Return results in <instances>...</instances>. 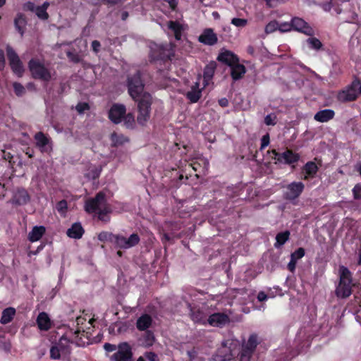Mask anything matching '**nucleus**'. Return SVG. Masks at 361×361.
Listing matches in <instances>:
<instances>
[{
  "label": "nucleus",
  "mask_w": 361,
  "mask_h": 361,
  "mask_svg": "<svg viewBox=\"0 0 361 361\" xmlns=\"http://www.w3.org/2000/svg\"><path fill=\"white\" fill-rule=\"evenodd\" d=\"M155 341L154 333L152 331L147 330L140 338L141 345L145 348L152 346Z\"/></svg>",
  "instance_id": "e433bc0d"
},
{
  "label": "nucleus",
  "mask_w": 361,
  "mask_h": 361,
  "mask_svg": "<svg viewBox=\"0 0 361 361\" xmlns=\"http://www.w3.org/2000/svg\"><path fill=\"white\" fill-rule=\"evenodd\" d=\"M6 52L11 68L18 76H22L24 72V68L19 56L13 48L9 46L6 48Z\"/></svg>",
  "instance_id": "2eb2a0df"
},
{
  "label": "nucleus",
  "mask_w": 361,
  "mask_h": 361,
  "mask_svg": "<svg viewBox=\"0 0 361 361\" xmlns=\"http://www.w3.org/2000/svg\"><path fill=\"white\" fill-rule=\"evenodd\" d=\"M201 96L202 90L200 89V84L198 82H196L191 87V90L188 92L186 94L187 99H188L192 103L197 102L200 99Z\"/></svg>",
  "instance_id": "72a5a7b5"
},
{
  "label": "nucleus",
  "mask_w": 361,
  "mask_h": 361,
  "mask_svg": "<svg viewBox=\"0 0 361 361\" xmlns=\"http://www.w3.org/2000/svg\"><path fill=\"white\" fill-rule=\"evenodd\" d=\"M302 173H304V176L302 179L304 180H307L309 179L313 178L315 177L319 168L315 162L310 161H307L302 167Z\"/></svg>",
  "instance_id": "393cba45"
},
{
  "label": "nucleus",
  "mask_w": 361,
  "mask_h": 361,
  "mask_svg": "<svg viewBox=\"0 0 361 361\" xmlns=\"http://www.w3.org/2000/svg\"><path fill=\"white\" fill-rule=\"evenodd\" d=\"M305 255V250L303 247H299L290 255V258L298 261L302 258Z\"/></svg>",
  "instance_id": "8fccbe9b"
},
{
  "label": "nucleus",
  "mask_w": 361,
  "mask_h": 361,
  "mask_svg": "<svg viewBox=\"0 0 361 361\" xmlns=\"http://www.w3.org/2000/svg\"><path fill=\"white\" fill-rule=\"evenodd\" d=\"M268 152L274 155L273 159L275 160V164H283L289 165L293 171L295 169V164L298 162L300 158L299 154L289 149H286L283 152H279L274 149Z\"/></svg>",
  "instance_id": "39448f33"
},
{
  "label": "nucleus",
  "mask_w": 361,
  "mask_h": 361,
  "mask_svg": "<svg viewBox=\"0 0 361 361\" xmlns=\"http://www.w3.org/2000/svg\"><path fill=\"white\" fill-rule=\"evenodd\" d=\"M329 4L343 21L353 23L357 19L355 7L349 0H329Z\"/></svg>",
  "instance_id": "f03ea898"
},
{
  "label": "nucleus",
  "mask_w": 361,
  "mask_h": 361,
  "mask_svg": "<svg viewBox=\"0 0 361 361\" xmlns=\"http://www.w3.org/2000/svg\"><path fill=\"white\" fill-rule=\"evenodd\" d=\"M165 2L168 3L170 8L172 11H175L177 8L178 0H164Z\"/></svg>",
  "instance_id": "e2e57ef3"
},
{
  "label": "nucleus",
  "mask_w": 361,
  "mask_h": 361,
  "mask_svg": "<svg viewBox=\"0 0 361 361\" xmlns=\"http://www.w3.org/2000/svg\"><path fill=\"white\" fill-rule=\"evenodd\" d=\"M189 167H191L195 172L204 173L208 169L209 161L204 157H197L189 164Z\"/></svg>",
  "instance_id": "b1692460"
},
{
  "label": "nucleus",
  "mask_w": 361,
  "mask_h": 361,
  "mask_svg": "<svg viewBox=\"0 0 361 361\" xmlns=\"http://www.w3.org/2000/svg\"><path fill=\"white\" fill-rule=\"evenodd\" d=\"M168 27L173 32L176 40H180L181 39L183 28L179 22L170 20L168 23Z\"/></svg>",
  "instance_id": "c9c22d12"
},
{
  "label": "nucleus",
  "mask_w": 361,
  "mask_h": 361,
  "mask_svg": "<svg viewBox=\"0 0 361 361\" xmlns=\"http://www.w3.org/2000/svg\"><path fill=\"white\" fill-rule=\"evenodd\" d=\"M27 24V21L25 14L18 13L14 18V26L21 37H23L25 33Z\"/></svg>",
  "instance_id": "bb28decb"
},
{
  "label": "nucleus",
  "mask_w": 361,
  "mask_h": 361,
  "mask_svg": "<svg viewBox=\"0 0 361 361\" xmlns=\"http://www.w3.org/2000/svg\"><path fill=\"white\" fill-rule=\"evenodd\" d=\"M152 317L148 314H142L136 322V327L139 331H147L152 324Z\"/></svg>",
  "instance_id": "c756f323"
},
{
  "label": "nucleus",
  "mask_w": 361,
  "mask_h": 361,
  "mask_svg": "<svg viewBox=\"0 0 361 361\" xmlns=\"http://www.w3.org/2000/svg\"><path fill=\"white\" fill-rule=\"evenodd\" d=\"M66 55L67 57L70 59V61H73V63H78L81 60L80 56L76 53L68 51L66 53Z\"/></svg>",
  "instance_id": "5fc2aeb1"
},
{
  "label": "nucleus",
  "mask_w": 361,
  "mask_h": 361,
  "mask_svg": "<svg viewBox=\"0 0 361 361\" xmlns=\"http://www.w3.org/2000/svg\"><path fill=\"white\" fill-rule=\"evenodd\" d=\"M216 59L218 61L224 63L229 67L233 66L234 63L240 61L239 57L229 50H225L220 52Z\"/></svg>",
  "instance_id": "412c9836"
},
{
  "label": "nucleus",
  "mask_w": 361,
  "mask_h": 361,
  "mask_svg": "<svg viewBox=\"0 0 361 361\" xmlns=\"http://www.w3.org/2000/svg\"><path fill=\"white\" fill-rule=\"evenodd\" d=\"M76 109L79 113L83 112L85 110L89 109V105L87 103H79L76 106Z\"/></svg>",
  "instance_id": "680f3d73"
},
{
  "label": "nucleus",
  "mask_w": 361,
  "mask_h": 361,
  "mask_svg": "<svg viewBox=\"0 0 361 361\" xmlns=\"http://www.w3.org/2000/svg\"><path fill=\"white\" fill-rule=\"evenodd\" d=\"M36 146L41 152L49 154L52 151V144L49 137L44 133L38 132L34 136Z\"/></svg>",
  "instance_id": "a211bd4d"
},
{
  "label": "nucleus",
  "mask_w": 361,
  "mask_h": 361,
  "mask_svg": "<svg viewBox=\"0 0 361 361\" xmlns=\"http://www.w3.org/2000/svg\"><path fill=\"white\" fill-rule=\"evenodd\" d=\"M149 56L152 61H171L174 56V49L171 44L155 45L152 48Z\"/></svg>",
  "instance_id": "423d86ee"
},
{
  "label": "nucleus",
  "mask_w": 361,
  "mask_h": 361,
  "mask_svg": "<svg viewBox=\"0 0 361 361\" xmlns=\"http://www.w3.org/2000/svg\"><path fill=\"white\" fill-rule=\"evenodd\" d=\"M127 86L128 93L133 100H137V98L142 97L144 93L145 85L142 80L141 73L139 71L133 75L128 77Z\"/></svg>",
  "instance_id": "6e6552de"
},
{
  "label": "nucleus",
  "mask_w": 361,
  "mask_h": 361,
  "mask_svg": "<svg viewBox=\"0 0 361 361\" xmlns=\"http://www.w3.org/2000/svg\"><path fill=\"white\" fill-rule=\"evenodd\" d=\"M216 66L217 65L215 61H211L204 67L203 71V78L205 85H208V83L212 80L215 70L216 68Z\"/></svg>",
  "instance_id": "473e14b6"
},
{
  "label": "nucleus",
  "mask_w": 361,
  "mask_h": 361,
  "mask_svg": "<svg viewBox=\"0 0 361 361\" xmlns=\"http://www.w3.org/2000/svg\"><path fill=\"white\" fill-rule=\"evenodd\" d=\"M334 116L335 111L334 110L326 109L317 111L314 116V119L320 123H326L333 119Z\"/></svg>",
  "instance_id": "a878e982"
},
{
  "label": "nucleus",
  "mask_w": 361,
  "mask_h": 361,
  "mask_svg": "<svg viewBox=\"0 0 361 361\" xmlns=\"http://www.w3.org/2000/svg\"><path fill=\"white\" fill-rule=\"evenodd\" d=\"M38 328L42 331H48L51 326V322L48 314L44 312H40L37 318Z\"/></svg>",
  "instance_id": "2f4dec72"
},
{
  "label": "nucleus",
  "mask_w": 361,
  "mask_h": 361,
  "mask_svg": "<svg viewBox=\"0 0 361 361\" xmlns=\"http://www.w3.org/2000/svg\"><path fill=\"white\" fill-rule=\"evenodd\" d=\"M16 314V309L13 307H7L4 309L1 314L0 323L2 324H7L10 323Z\"/></svg>",
  "instance_id": "4c0bfd02"
},
{
  "label": "nucleus",
  "mask_w": 361,
  "mask_h": 361,
  "mask_svg": "<svg viewBox=\"0 0 361 361\" xmlns=\"http://www.w3.org/2000/svg\"><path fill=\"white\" fill-rule=\"evenodd\" d=\"M278 30H279L282 32H288V31L292 30L293 29H292V25H290V23H283L280 25L279 24Z\"/></svg>",
  "instance_id": "13d9d810"
},
{
  "label": "nucleus",
  "mask_w": 361,
  "mask_h": 361,
  "mask_svg": "<svg viewBox=\"0 0 361 361\" xmlns=\"http://www.w3.org/2000/svg\"><path fill=\"white\" fill-rule=\"evenodd\" d=\"M122 121H123L124 126L127 128H133L135 125V117L132 113H126L125 116L122 118Z\"/></svg>",
  "instance_id": "a18cd8bd"
},
{
  "label": "nucleus",
  "mask_w": 361,
  "mask_h": 361,
  "mask_svg": "<svg viewBox=\"0 0 361 361\" xmlns=\"http://www.w3.org/2000/svg\"><path fill=\"white\" fill-rule=\"evenodd\" d=\"M136 361H160L157 353L152 351H147L140 356Z\"/></svg>",
  "instance_id": "37998d69"
},
{
  "label": "nucleus",
  "mask_w": 361,
  "mask_h": 361,
  "mask_svg": "<svg viewBox=\"0 0 361 361\" xmlns=\"http://www.w3.org/2000/svg\"><path fill=\"white\" fill-rule=\"evenodd\" d=\"M100 170L97 169H92L91 170V171L90 172V175L91 176V178L94 180L97 179L99 178V175H100Z\"/></svg>",
  "instance_id": "338daca9"
},
{
  "label": "nucleus",
  "mask_w": 361,
  "mask_h": 361,
  "mask_svg": "<svg viewBox=\"0 0 361 361\" xmlns=\"http://www.w3.org/2000/svg\"><path fill=\"white\" fill-rule=\"evenodd\" d=\"M114 235H115V234H114L112 233L107 232V231H102L99 233L98 240L103 243L110 242V243H113Z\"/></svg>",
  "instance_id": "c03bdc74"
},
{
  "label": "nucleus",
  "mask_w": 361,
  "mask_h": 361,
  "mask_svg": "<svg viewBox=\"0 0 361 361\" xmlns=\"http://www.w3.org/2000/svg\"><path fill=\"white\" fill-rule=\"evenodd\" d=\"M283 197L293 202L298 199L305 190V184L301 181H293L283 187Z\"/></svg>",
  "instance_id": "9b49d317"
},
{
  "label": "nucleus",
  "mask_w": 361,
  "mask_h": 361,
  "mask_svg": "<svg viewBox=\"0 0 361 361\" xmlns=\"http://www.w3.org/2000/svg\"><path fill=\"white\" fill-rule=\"evenodd\" d=\"M275 119V116H272L271 114H268L264 118V123L267 126H274L276 124Z\"/></svg>",
  "instance_id": "bf43d9fd"
},
{
  "label": "nucleus",
  "mask_w": 361,
  "mask_h": 361,
  "mask_svg": "<svg viewBox=\"0 0 361 361\" xmlns=\"http://www.w3.org/2000/svg\"><path fill=\"white\" fill-rule=\"evenodd\" d=\"M188 307L190 308V318L195 323L203 325L207 324V314L202 310L198 307L192 306L190 304H188Z\"/></svg>",
  "instance_id": "5701e85b"
},
{
  "label": "nucleus",
  "mask_w": 361,
  "mask_h": 361,
  "mask_svg": "<svg viewBox=\"0 0 361 361\" xmlns=\"http://www.w3.org/2000/svg\"><path fill=\"white\" fill-rule=\"evenodd\" d=\"M296 264L297 261L290 258V260L287 265L288 269L291 272H294V271L295 270Z\"/></svg>",
  "instance_id": "0e129e2a"
},
{
  "label": "nucleus",
  "mask_w": 361,
  "mask_h": 361,
  "mask_svg": "<svg viewBox=\"0 0 361 361\" xmlns=\"http://www.w3.org/2000/svg\"><path fill=\"white\" fill-rule=\"evenodd\" d=\"M230 322V318L228 314L223 312L214 313L209 316L207 324L214 327H223Z\"/></svg>",
  "instance_id": "6ab92c4d"
},
{
  "label": "nucleus",
  "mask_w": 361,
  "mask_h": 361,
  "mask_svg": "<svg viewBox=\"0 0 361 361\" xmlns=\"http://www.w3.org/2000/svg\"><path fill=\"white\" fill-rule=\"evenodd\" d=\"M279 23L276 20H271L267 24L264 32L267 35L271 34L278 30Z\"/></svg>",
  "instance_id": "de8ad7c7"
},
{
  "label": "nucleus",
  "mask_w": 361,
  "mask_h": 361,
  "mask_svg": "<svg viewBox=\"0 0 361 361\" xmlns=\"http://www.w3.org/2000/svg\"><path fill=\"white\" fill-rule=\"evenodd\" d=\"M360 83V78L355 76L350 85L338 92L337 100L342 103L355 101L358 97L357 88Z\"/></svg>",
  "instance_id": "0eeeda50"
},
{
  "label": "nucleus",
  "mask_w": 361,
  "mask_h": 361,
  "mask_svg": "<svg viewBox=\"0 0 361 361\" xmlns=\"http://www.w3.org/2000/svg\"><path fill=\"white\" fill-rule=\"evenodd\" d=\"M132 347L127 342L121 343L118 345L117 351L112 355L113 361H133Z\"/></svg>",
  "instance_id": "4468645a"
},
{
  "label": "nucleus",
  "mask_w": 361,
  "mask_h": 361,
  "mask_svg": "<svg viewBox=\"0 0 361 361\" xmlns=\"http://www.w3.org/2000/svg\"><path fill=\"white\" fill-rule=\"evenodd\" d=\"M231 68V76L234 81L240 80L243 78L246 73V68L243 64L239 62L233 64Z\"/></svg>",
  "instance_id": "c85d7f7f"
},
{
  "label": "nucleus",
  "mask_w": 361,
  "mask_h": 361,
  "mask_svg": "<svg viewBox=\"0 0 361 361\" xmlns=\"http://www.w3.org/2000/svg\"><path fill=\"white\" fill-rule=\"evenodd\" d=\"M85 233L80 223H74L70 228L67 230L66 234L68 237L74 239H80Z\"/></svg>",
  "instance_id": "7c9ffc66"
},
{
  "label": "nucleus",
  "mask_w": 361,
  "mask_h": 361,
  "mask_svg": "<svg viewBox=\"0 0 361 361\" xmlns=\"http://www.w3.org/2000/svg\"><path fill=\"white\" fill-rule=\"evenodd\" d=\"M290 233L286 230L283 232H280L276 235V242L274 243V247L279 248L283 245L290 238Z\"/></svg>",
  "instance_id": "ea45409f"
},
{
  "label": "nucleus",
  "mask_w": 361,
  "mask_h": 361,
  "mask_svg": "<svg viewBox=\"0 0 361 361\" xmlns=\"http://www.w3.org/2000/svg\"><path fill=\"white\" fill-rule=\"evenodd\" d=\"M126 113L125 105L121 104H114L110 108L108 114L109 120L114 124H118L122 121L123 117Z\"/></svg>",
  "instance_id": "f3484780"
},
{
  "label": "nucleus",
  "mask_w": 361,
  "mask_h": 361,
  "mask_svg": "<svg viewBox=\"0 0 361 361\" xmlns=\"http://www.w3.org/2000/svg\"><path fill=\"white\" fill-rule=\"evenodd\" d=\"M49 6V2L44 1L42 5L37 6L35 13L38 18L43 20L49 18V16L47 11Z\"/></svg>",
  "instance_id": "58836bf2"
},
{
  "label": "nucleus",
  "mask_w": 361,
  "mask_h": 361,
  "mask_svg": "<svg viewBox=\"0 0 361 361\" xmlns=\"http://www.w3.org/2000/svg\"><path fill=\"white\" fill-rule=\"evenodd\" d=\"M37 6L32 1H27L23 5V8L25 11L35 12Z\"/></svg>",
  "instance_id": "4d7b16f0"
},
{
  "label": "nucleus",
  "mask_w": 361,
  "mask_h": 361,
  "mask_svg": "<svg viewBox=\"0 0 361 361\" xmlns=\"http://www.w3.org/2000/svg\"><path fill=\"white\" fill-rule=\"evenodd\" d=\"M75 343L80 345L78 341L70 340L67 334L62 336L58 342L55 343L50 349V357L53 360L61 359L63 361H71V343Z\"/></svg>",
  "instance_id": "f257e3e1"
},
{
  "label": "nucleus",
  "mask_w": 361,
  "mask_h": 361,
  "mask_svg": "<svg viewBox=\"0 0 361 361\" xmlns=\"http://www.w3.org/2000/svg\"><path fill=\"white\" fill-rule=\"evenodd\" d=\"M270 143V137L269 133L264 135L261 139L260 149L262 150L267 147Z\"/></svg>",
  "instance_id": "6e6d98bb"
},
{
  "label": "nucleus",
  "mask_w": 361,
  "mask_h": 361,
  "mask_svg": "<svg viewBox=\"0 0 361 361\" xmlns=\"http://www.w3.org/2000/svg\"><path fill=\"white\" fill-rule=\"evenodd\" d=\"M198 40L205 45L213 46L217 43L218 37L213 29L206 28L199 36Z\"/></svg>",
  "instance_id": "4be33fe9"
},
{
  "label": "nucleus",
  "mask_w": 361,
  "mask_h": 361,
  "mask_svg": "<svg viewBox=\"0 0 361 361\" xmlns=\"http://www.w3.org/2000/svg\"><path fill=\"white\" fill-rule=\"evenodd\" d=\"M218 103L221 107H227L229 104L228 100L225 97L219 99Z\"/></svg>",
  "instance_id": "774afa93"
},
{
  "label": "nucleus",
  "mask_w": 361,
  "mask_h": 361,
  "mask_svg": "<svg viewBox=\"0 0 361 361\" xmlns=\"http://www.w3.org/2000/svg\"><path fill=\"white\" fill-rule=\"evenodd\" d=\"M353 195L355 200H361V185L357 183L353 188Z\"/></svg>",
  "instance_id": "864d4df0"
},
{
  "label": "nucleus",
  "mask_w": 361,
  "mask_h": 361,
  "mask_svg": "<svg viewBox=\"0 0 361 361\" xmlns=\"http://www.w3.org/2000/svg\"><path fill=\"white\" fill-rule=\"evenodd\" d=\"M233 357L231 350L226 346H222L218 349L213 359L214 361H230Z\"/></svg>",
  "instance_id": "cd10ccee"
},
{
  "label": "nucleus",
  "mask_w": 361,
  "mask_h": 361,
  "mask_svg": "<svg viewBox=\"0 0 361 361\" xmlns=\"http://www.w3.org/2000/svg\"><path fill=\"white\" fill-rule=\"evenodd\" d=\"M135 101L137 102V123L144 126L150 118L152 97L149 93L144 92L142 97Z\"/></svg>",
  "instance_id": "20e7f679"
},
{
  "label": "nucleus",
  "mask_w": 361,
  "mask_h": 361,
  "mask_svg": "<svg viewBox=\"0 0 361 361\" xmlns=\"http://www.w3.org/2000/svg\"><path fill=\"white\" fill-rule=\"evenodd\" d=\"M306 42L309 47L312 49L319 50L322 47V43L316 37H310Z\"/></svg>",
  "instance_id": "49530a36"
},
{
  "label": "nucleus",
  "mask_w": 361,
  "mask_h": 361,
  "mask_svg": "<svg viewBox=\"0 0 361 361\" xmlns=\"http://www.w3.org/2000/svg\"><path fill=\"white\" fill-rule=\"evenodd\" d=\"M111 140L112 142L111 145L113 147H118L123 145L124 143L129 141L128 138L122 134H117L116 133H113L111 135Z\"/></svg>",
  "instance_id": "79ce46f5"
},
{
  "label": "nucleus",
  "mask_w": 361,
  "mask_h": 361,
  "mask_svg": "<svg viewBox=\"0 0 361 361\" xmlns=\"http://www.w3.org/2000/svg\"><path fill=\"white\" fill-rule=\"evenodd\" d=\"M259 343L257 334H250L247 341L242 344L241 350L238 355L239 361H250Z\"/></svg>",
  "instance_id": "9d476101"
},
{
  "label": "nucleus",
  "mask_w": 361,
  "mask_h": 361,
  "mask_svg": "<svg viewBox=\"0 0 361 361\" xmlns=\"http://www.w3.org/2000/svg\"><path fill=\"white\" fill-rule=\"evenodd\" d=\"M30 200V197L27 190L23 188H18L14 192L11 202L13 204L20 206L26 204Z\"/></svg>",
  "instance_id": "aec40b11"
},
{
  "label": "nucleus",
  "mask_w": 361,
  "mask_h": 361,
  "mask_svg": "<svg viewBox=\"0 0 361 361\" xmlns=\"http://www.w3.org/2000/svg\"><path fill=\"white\" fill-rule=\"evenodd\" d=\"M56 210L61 214L66 213L68 210V202L66 200L58 202L56 204Z\"/></svg>",
  "instance_id": "09e8293b"
},
{
  "label": "nucleus",
  "mask_w": 361,
  "mask_h": 361,
  "mask_svg": "<svg viewBox=\"0 0 361 361\" xmlns=\"http://www.w3.org/2000/svg\"><path fill=\"white\" fill-rule=\"evenodd\" d=\"M140 241V238L137 233H133L128 238L123 235L115 234L113 243L121 249H129L137 245Z\"/></svg>",
  "instance_id": "f8f14e48"
},
{
  "label": "nucleus",
  "mask_w": 361,
  "mask_h": 361,
  "mask_svg": "<svg viewBox=\"0 0 361 361\" xmlns=\"http://www.w3.org/2000/svg\"><path fill=\"white\" fill-rule=\"evenodd\" d=\"M293 30L312 37L314 35V29L303 18L293 17L290 20Z\"/></svg>",
  "instance_id": "dca6fc26"
},
{
  "label": "nucleus",
  "mask_w": 361,
  "mask_h": 361,
  "mask_svg": "<svg viewBox=\"0 0 361 361\" xmlns=\"http://www.w3.org/2000/svg\"><path fill=\"white\" fill-rule=\"evenodd\" d=\"M106 195L103 192H99L94 197L90 198L85 202V210L88 214H95L100 209V206L106 204Z\"/></svg>",
  "instance_id": "ddd939ff"
},
{
  "label": "nucleus",
  "mask_w": 361,
  "mask_h": 361,
  "mask_svg": "<svg viewBox=\"0 0 361 361\" xmlns=\"http://www.w3.org/2000/svg\"><path fill=\"white\" fill-rule=\"evenodd\" d=\"M92 51L97 54L100 51V47H101V44L100 42L98 41V40H93L92 42Z\"/></svg>",
  "instance_id": "052dcab7"
},
{
  "label": "nucleus",
  "mask_w": 361,
  "mask_h": 361,
  "mask_svg": "<svg viewBox=\"0 0 361 361\" xmlns=\"http://www.w3.org/2000/svg\"><path fill=\"white\" fill-rule=\"evenodd\" d=\"M46 228L43 226H35L28 234V240L33 243L39 240L44 235Z\"/></svg>",
  "instance_id": "f704fd0d"
},
{
  "label": "nucleus",
  "mask_w": 361,
  "mask_h": 361,
  "mask_svg": "<svg viewBox=\"0 0 361 361\" xmlns=\"http://www.w3.org/2000/svg\"><path fill=\"white\" fill-rule=\"evenodd\" d=\"M111 212V209L109 205H105L102 209H99L95 214H97V219L104 223H107L110 221V216L109 214Z\"/></svg>",
  "instance_id": "a19ab883"
},
{
  "label": "nucleus",
  "mask_w": 361,
  "mask_h": 361,
  "mask_svg": "<svg viewBox=\"0 0 361 361\" xmlns=\"http://www.w3.org/2000/svg\"><path fill=\"white\" fill-rule=\"evenodd\" d=\"M339 276V282L335 291L336 295L339 298H347L352 294V274L347 267L341 266Z\"/></svg>",
  "instance_id": "7ed1b4c3"
},
{
  "label": "nucleus",
  "mask_w": 361,
  "mask_h": 361,
  "mask_svg": "<svg viewBox=\"0 0 361 361\" xmlns=\"http://www.w3.org/2000/svg\"><path fill=\"white\" fill-rule=\"evenodd\" d=\"M28 67L34 79L49 82L51 78L50 71L39 60L32 59L28 63Z\"/></svg>",
  "instance_id": "1a4fd4ad"
},
{
  "label": "nucleus",
  "mask_w": 361,
  "mask_h": 361,
  "mask_svg": "<svg viewBox=\"0 0 361 361\" xmlns=\"http://www.w3.org/2000/svg\"><path fill=\"white\" fill-rule=\"evenodd\" d=\"M231 23L237 27H244L247 25V20L245 18H233Z\"/></svg>",
  "instance_id": "3c124183"
},
{
  "label": "nucleus",
  "mask_w": 361,
  "mask_h": 361,
  "mask_svg": "<svg viewBox=\"0 0 361 361\" xmlns=\"http://www.w3.org/2000/svg\"><path fill=\"white\" fill-rule=\"evenodd\" d=\"M13 87L14 92L18 97H21L25 94V87L20 83L15 82L13 84Z\"/></svg>",
  "instance_id": "603ef678"
},
{
  "label": "nucleus",
  "mask_w": 361,
  "mask_h": 361,
  "mask_svg": "<svg viewBox=\"0 0 361 361\" xmlns=\"http://www.w3.org/2000/svg\"><path fill=\"white\" fill-rule=\"evenodd\" d=\"M104 348L107 352H113L116 350V346L114 344L106 343L104 345Z\"/></svg>",
  "instance_id": "69168bd1"
}]
</instances>
